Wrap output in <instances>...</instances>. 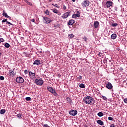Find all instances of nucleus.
<instances>
[{
	"label": "nucleus",
	"instance_id": "5fc2aeb1",
	"mask_svg": "<svg viewBox=\"0 0 127 127\" xmlns=\"http://www.w3.org/2000/svg\"><path fill=\"white\" fill-rule=\"evenodd\" d=\"M26 57H28V56H27V55H26Z\"/></svg>",
	"mask_w": 127,
	"mask_h": 127
},
{
	"label": "nucleus",
	"instance_id": "2eb2a0df",
	"mask_svg": "<svg viewBox=\"0 0 127 127\" xmlns=\"http://www.w3.org/2000/svg\"><path fill=\"white\" fill-rule=\"evenodd\" d=\"M96 122L98 125H100V126H104V122L102 120H99Z\"/></svg>",
	"mask_w": 127,
	"mask_h": 127
},
{
	"label": "nucleus",
	"instance_id": "603ef678",
	"mask_svg": "<svg viewBox=\"0 0 127 127\" xmlns=\"http://www.w3.org/2000/svg\"><path fill=\"white\" fill-rule=\"evenodd\" d=\"M72 1H73V2H75V1H76V0H72Z\"/></svg>",
	"mask_w": 127,
	"mask_h": 127
},
{
	"label": "nucleus",
	"instance_id": "c756f323",
	"mask_svg": "<svg viewBox=\"0 0 127 127\" xmlns=\"http://www.w3.org/2000/svg\"><path fill=\"white\" fill-rule=\"evenodd\" d=\"M26 101H30L31 100V98L30 97H27L25 98Z\"/></svg>",
	"mask_w": 127,
	"mask_h": 127
},
{
	"label": "nucleus",
	"instance_id": "7ed1b4c3",
	"mask_svg": "<svg viewBox=\"0 0 127 127\" xmlns=\"http://www.w3.org/2000/svg\"><path fill=\"white\" fill-rule=\"evenodd\" d=\"M35 83L37 86H42L44 81L42 80V78H40V79H35Z\"/></svg>",
	"mask_w": 127,
	"mask_h": 127
},
{
	"label": "nucleus",
	"instance_id": "0eeeda50",
	"mask_svg": "<svg viewBox=\"0 0 127 127\" xmlns=\"http://www.w3.org/2000/svg\"><path fill=\"white\" fill-rule=\"evenodd\" d=\"M71 13V12L68 11L64 13L62 16V17L63 18V19H65V18H67L69 15H70V14Z\"/></svg>",
	"mask_w": 127,
	"mask_h": 127
},
{
	"label": "nucleus",
	"instance_id": "ea45409f",
	"mask_svg": "<svg viewBox=\"0 0 127 127\" xmlns=\"http://www.w3.org/2000/svg\"><path fill=\"white\" fill-rule=\"evenodd\" d=\"M82 78V77L81 75H79L78 77H77V79L78 80H81Z\"/></svg>",
	"mask_w": 127,
	"mask_h": 127
},
{
	"label": "nucleus",
	"instance_id": "a878e982",
	"mask_svg": "<svg viewBox=\"0 0 127 127\" xmlns=\"http://www.w3.org/2000/svg\"><path fill=\"white\" fill-rule=\"evenodd\" d=\"M17 118L18 119H22V117H21V114H18L16 115Z\"/></svg>",
	"mask_w": 127,
	"mask_h": 127
},
{
	"label": "nucleus",
	"instance_id": "de8ad7c7",
	"mask_svg": "<svg viewBox=\"0 0 127 127\" xmlns=\"http://www.w3.org/2000/svg\"><path fill=\"white\" fill-rule=\"evenodd\" d=\"M102 97H103V100H104L105 101H106V100H107V98L105 96H102Z\"/></svg>",
	"mask_w": 127,
	"mask_h": 127
},
{
	"label": "nucleus",
	"instance_id": "09e8293b",
	"mask_svg": "<svg viewBox=\"0 0 127 127\" xmlns=\"http://www.w3.org/2000/svg\"><path fill=\"white\" fill-rule=\"evenodd\" d=\"M31 21L32 22H34L35 21V20L34 19H32Z\"/></svg>",
	"mask_w": 127,
	"mask_h": 127
},
{
	"label": "nucleus",
	"instance_id": "423d86ee",
	"mask_svg": "<svg viewBox=\"0 0 127 127\" xmlns=\"http://www.w3.org/2000/svg\"><path fill=\"white\" fill-rule=\"evenodd\" d=\"M69 114L70 116H75L78 114V111L76 110H71L69 112Z\"/></svg>",
	"mask_w": 127,
	"mask_h": 127
},
{
	"label": "nucleus",
	"instance_id": "13d9d810",
	"mask_svg": "<svg viewBox=\"0 0 127 127\" xmlns=\"http://www.w3.org/2000/svg\"><path fill=\"white\" fill-rule=\"evenodd\" d=\"M69 28H71V27H70V26H69Z\"/></svg>",
	"mask_w": 127,
	"mask_h": 127
},
{
	"label": "nucleus",
	"instance_id": "aec40b11",
	"mask_svg": "<svg viewBox=\"0 0 127 127\" xmlns=\"http://www.w3.org/2000/svg\"><path fill=\"white\" fill-rule=\"evenodd\" d=\"M66 100L68 103H69V104H71V103H72V100H71V98L69 97L66 98Z\"/></svg>",
	"mask_w": 127,
	"mask_h": 127
},
{
	"label": "nucleus",
	"instance_id": "7c9ffc66",
	"mask_svg": "<svg viewBox=\"0 0 127 127\" xmlns=\"http://www.w3.org/2000/svg\"><path fill=\"white\" fill-rule=\"evenodd\" d=\"M112 26L113 27H116V26H118V23H115L112 24Z\"/></svg>",
	"mask_w": 127,
	"mask_h": 127
},
{
	"label": "nucleus",
	"instance_id": "c03bdc74",
	"mask_svg": "<svg viewBox=\"0 0 127 127\" xmlns=\"http://www.w3.org/2000/svg\"><path fill=\"white\" fill-rule=\"evenodd\" d=\"M43 127H49V126L47 124H44Z\"/></svg>",
	"mask_w": 127,
	"mask_h": 127
},
{
	"label": "nucleus",
	"instance_id": "9d476101",
	"mask_svg": "<svg viewBox=\"0 0 127 127\" xmlns=\"http://www.w3.org/2000/svg\"><path fill=\"white\" fill-rule=\"evenodd\" d=\"M89 2L90 1H89V0H86L82 2V6H85V7L87 6H89Z\"/></svg>",
	"mask_w": 127,
	"mask_h": 127
},
{
	"label": "nucleus",
	"instance_id": "c85d7f7f",
	"mask_svg": "<svg viewBox=\"0 0 127 127\" xmlns=\"http://www.w3.org/2000/svg\"><path fill=\"white\" fill-rule=\"evenodd\" d=\"M69 38H70V39H72L74 37V35L73 34H70L68 35Z\"/></svg>",
	"mask_w": 127,
	"mask_h": 127
},
{
	"label": "nucleus",
	"instance_id": "4c0bfd02",
	"mask_svg": "<svg viewBox=\"0 0 127 127\" xmlns=\"http://www.w3.org/2000/svg\"><path fill=\"white\" fill-rule=\"evenodd\" d=\"M0 80H1V81H3V80H4V77H3L2 76H0Z\"/></svg>",
	"mask_w": 127,
	"mask_h": 127
},
{
	"label": "nucleus",
	"instance_id": "c9c22d12",
	"mask_svg": "<svg viewBox=\"0 0 127 127\" xmlns=\"http://www.w3.org/2000/svg\"><path fill=\"white\" fill-rule=\"evenodd\" d=\"M45 13L47 15H49V13H50L49 11L48 10H46V11H45Z\"/></svg>",
	"mask_w": 127,
	"mask_h": 127
},
{
	"label": "nucleus",
	"instance_id": "393cba45",
	"mask_svg": "<svg viewBox=\"0 0 127 127\" xmlns=\"http://www.w3.org/2000/svg\"><path fill=\"white\" fill-rule=\"evenodd\" d=\"M26 3H27L28 4V5H30V6H31V5H32V3L28 1H27V0H26L25 1Z\"/></svg>",
	"mask_w": 127,
	"mask_h": 127
},
{
	"label": "nucleus",
	"instance_id": "39448f33",
	"mask_svg": "<svg viewBox=\"0 0 127 127\" xmlns=\"http://www.w3.org/2000/svg\"><path fill=\"white\" fill-rule=\"evenodd\" d=\"M43 22L44 23H50V22H52V20L50 19V18H48L47 17H43Z\"/></svg>",
	"mask_w": 127,
	"mask_h": 127
},
{
	"label": "nucleus",
	"instance_id": "1a4fd4ad",
	"mask_svg": "<svg viewBox=\"0 0 127 127\" xmlns=\"http://www.w3.org/2000/svg\"><path fill=\"white\" fill-rule=\"evenodd\" d=\"M106 88L108 89V90H111V89H113V86L111 82H108V83L106 85Z\"/></svg>",
	"mask_w": 127,
	"mask_h": 127
},
{
	"label": "nucleus",
	"instance_id": "9b49d317",
	"mask_svg": "<svg viewBox=\"0 0 127 127\" xmlns=\"http://www.w3.org/2000/svg\"><path fill=\"white\" fill-rule=\"evenodd\" d=\"M105 5L108 8L110 7V6H112V5H113V2L112 1L108 0L107 1Z\"/></svg>",
	"mask_w": 127,
	"mask_h": 127
},
{
	"label": "nucleus",
	"instance_id": "f257e3e1",
	"mask_svg": "<svg viewBox=\"0 0 127 127\" xmlns=\"http://www.w3.org/2000/svg\"><path fill=\"white\" fill-rule=\"evenodd\" d=\"M83 102L85 104H91L93 102V98L91 96L85 97L83 98Z\"/></svg>",
	"mask_w": 127,
	"mask_h": 127
},
{
	"label": "nucleus",
	"instance_id": "a18cd8bd",
	"mask_svg": "<svg viewBox=\"0 0 127 127\" xmlns=\"http://www.w3.org/2000/svg\"><path fill=\"white\" fill-rule=\"evenodd\" d=\"M6 23H7V24H10V25H12V23H10V22H9V21H7V22H6Z\"/></svg>",
	"mask_w": 127,
	"mask_h": 127
},
{
	"label": "nucleus",
	"instance_id": "473e14b6",
	"mask_svg": "<svg viewBox=\"0 0 127 127\" xmlns=\"http://www.w3.org/2000/svg\"><path fill=\"white\" fill-rule=\"evenodd\" d=\"M1 42H4V40L2 38H0V43Z\"/></svg>",
	"mask_w": 127,
	"mask_h": 127
},
{
	"label": "nucleus",
	"instance_id": "6ab92c4d",
	"mask_svg": "<svg viewBox=\"0 0 127 127\" xmlns=\"http://www.w3.org/2000/svg\"><path fill=\"white\" fill-rule=\"evenodd\" d=\"M52 11H53V12H54V13H56L57 14H58V13H59L58 12V10H57V9H56V8L52 9Z\"/></svg>",
	"mask_w": 127,
	"mask_h": 127
},
{
	"label": "nucleus",
	"instance_id": "4d7b16f0",
	"mask_svg": "<svg viewBox=\"0 0 127 127\" xmlns=\"http://www.w3.org/2000/svg\"><path fill=\"white\" fill-rule=\"evenodd\" d=\"M69 28H71V27H70V26H69Z\"/></svg>",
	"mask_w": 127,
	"mask_h": 127
},
{
	"label": "nucleus",
	"instance_id": "052dcab7",
	"mask_svg": "<svg viewBox=\"0 0 127 127\" xmlns=\"http://www.w3.org/2000/svg\"><path fill=\"white\" fill-rule=\"evenodd\" d=\"M116 10H117V9H116Z\"/></svg>",
	"mask_w": 127,
	"mask_h": 127
},
{
	"label": "nucleus",
	"instance_id": "bb28decb",
	"mask_svg": "<svg viewBox=\"0 0 127 127\" xmlns=\"http://www.w3.org/2000/svg\"><path fill=\"white\" fill-rule=\"evenodd\" d=\"M52 5H54V6H55V7H57L58 8H59V7H60V6H59V5H58L57 4H52Z\"/></svg>",
	"mask_w": 127,
	"mask_h": 127
},
{
	"label": "nucleus",
	"instance_id": "72a5a7b5",
	"mask_svg": "<svg viewBox=\"0 0 127 127\" xmlns=\"http://www.w3.org/2000/svg\"><path fill=\"white\" fill-rule=\"evenodd\" d=\"M108 120L109 121H114V118L111 117H108Z\"/></svg>",
	"mask_w": 127,
	"mask_h": 127
},
{
	"label": "nucleus",
	"instance_id": "b1692460",
	"mask_svg": "<svg viewBox=\"0 0 127 127\" xmlns=\"http://www.w3.org/2000/svg\"><path fill=\"white\" fill-rule=\"evenodd\" d=\"M79 87L80 88H82L83 89H84L85 87V84H83V83H81L79 84Z\"/></svg>",
	"mask_w": 127,
	"mask_h": 127
},
{
	"label": "nucleus",
	"instance_id": "37998d69",
	"mask_svg": "<svg viewBox=\"0 0 127 127\" xmlns=\"http://www.w3.org/2000/svg\"><path fill=\"white\" fill-rule=\"evenodd\" d=\"M110 127H116V125L115 124H111Z\"/></svg>",
	"mask_w": 127,
	"mask_h": 127
},
{
	"label": "nucleus",
	"instance_id": "e433bc0d",
	"mask_svg": "<svg viewBox=\"0 0 127 127\" xmlns=\"http://www.w3.org/2000/svg\"><path fill=\"white\" fill-rule=\"evenodd\" d=\"M83 40H84V41H85V42H86V41H87V40H88V38L86 37V36H84L83 37Z\"/></svg>",
	"mask_w": 127,
	"mask_h": 127
},
{
	"label": "nucleus",
	"instance_id": "5701e85b",
	"mask_svg": "<svg viewBox=\"0 0 127 127\" xmlns=\"http://www.w3.org/2000/svg\"><path fill=\"white\" fill-rule=\"evenodd\" d=\"M97 116H98V117H103V116H104V114H103L102 112H99L97 114Z\"/></svg>",
	"mask_w": 127,
	"mask_h": 127
},
{
	"label": "nucleus",
	"instance_id": "79ce46f5",
	"mask_svg": "<svg viewBox=\"0 0 127 127\" xmlns=\"http://www.w3.org/2000/svg\"><path fill=\"white\" fill-rule=\"evenodd\" d=\"M124 102L125 104H127V98H125L124 99Z\"/></svg>",
	"mask_w": 127,
	"mask_h": 127
},
{
	"label": "nucleus",
	"instance_id": "20e7f679",
	"mask_svg": "<svg viewBox=\"0 0 127 127\" xmlns=\"http://www.w3.org/2000/svg\"><path fill=\"white\" fill-rule=\"evenodd\" d=\"M16 82H17V83L18 84H22V83L24 82V79L23 78H22V77L19 76L16 78Z\"/></svg>",
	"mask_w": 127,
	"mask_h": 127
},
{
	"label": "nucleus",
	"instance_id": "8fccbe9b",
	"mask_svg": "<svg viewBox=\"0 0 127 127\" xmlns=\"http://www.w3.org/2000/svg\"><path fill=\"white\" fill-rule=\"evenodd\" d=\"M7 18H8L9 19H11V17H10V16H7Z\"/></svg>",
	"mask_w": 127,
	"mask_h": 127
},
{
	"label": "nucleus",
	"instance_id": "a211bd4d",
	"mask_svg": "<svg viewBox=\"0 0 127 127\" xmlns=\"http://www.w3.org/2000/svg\"><path fill=\"white\" fill-rule=\"evenodd\" d=\"M0 115H4L5 114V109H1L0 110Z\"/></svg>",
	"mask_w": 127,
	"mask_h": 127
},
{
	"label": "nucleus",
	"instance_id": "ddd939ff",
	"mask_svg": "<svg viewBox=\"0 0 127 127\" xmlns=\"http://www.w3.org/2000/svg\"><path fill=\"white\" fill-rule=\"evenodd\" d=\"M40 64H41L40 60H36L34 62L33 65H40Z\"/></svg>",
	"mask_w": 127,
	"mask_h": 127
},
{
	"label": "nucleus",
	"instance_id": "dca6fc26",
	"mask_svg": "<svg viewBox=\"0 0 127 127\" xmlns=\"http://www.w3.org/2000/svg\"><path fill=\"white\" fill-rule=\"evenodd\" d=\"M111 39H116L117 38V34H112L111 36Z\"/></svg>",
	"mask_w": 127,
	"mask_h": 127
},
{
	"label": "nucleus",
	"instance_id": "412c9836",
	"mask_svg": "<svg viewBox=\"0 0 127 127\" xmlns=\"http://www.w3.org/2000/svg\"><path fill=\"white\" fill-rule=\"evenodd\" d=\"M4 46H5V47H6V48H9L10 45H9V44L7 43H6L4 44Z\"/></svg>",
	"mask_w": 127,
	"mask_h": 127
},
{
	"label": "nucleus",
	"instance_id": "3c124183",
	"mask_svg": "<svg viewBox=\"0 0 127 127\" xmlns=\"http://www.w3.org/2000/svg\"><path fill=\"white\" fill-rule=\"evenodd\" d=\"M119 69L120 70V71H123V67H120Z\"/></svg>",
	"mask_w": 127,
	"mask_h": 127
},
{
	"label": "nucleus",
	"instance_id": "4be33fe9",
	"mask_svg": "<svg viewBox=\"0 0 127 127\" xmlns=\"http://www.w3.org/2000/svg\"><path fill=\"white\" fill-rule=\"evenodd\" d=\"M2 15L3 16H4L5 17H6V18L7 16H8V15H7V14L5 12H4V11H3Z\"/></svg>",
	"mask_w": 127,
	"mask_h": 127
},
{
	"label": "nucleus",
	"instance_id": "6e6d98bb",
	"mask_svg": "<svg viewBox=\"0 0 127 127\" xmlns=\"http://www.w3.org/2000/svg\"><path fill=\"white\" fill-rule=\"evenodd\" d=\"M0 55H1V53H0Z\"/></svg>",
	"mask_w": 127,
	"mask_h": 127
},
{
	"label": "nucleus",
	"instance_id": "49530a36",
	"mask_svg": "<svg viewBox=\"0 0 127 127\" xmlns=\"http://www.w3.org/2000/svg\"><path fill=\"white\" fill-rule=\"evenodd\" d=\"M24 73L25 74H28V71L26 69L24 70Z\"/></svg>",
	"mask_w": 127,
	"mask_h": 127
},
{
	"label": "nucleus",
	"instance_id": "a19ab883",
	"mask_svg": "<svg viewBox=\"0 0 127 127\" xmlns=\"http://www.w3.org/2000/svg\"><path fill=\"white\" fill-rule=\"evenodd\" d=\"M76 17H77V16H76V15L75 14L72 15V18H76Z\"/></svg>",
	"mask_w": 127,
	"mask_h": 127
},
{
	"label": "nucleus",
	"instance_id": "58836bf2",
	"mask_svg": "<svg viewBox=\"0 0 127 127\" xmlns=\"http://www.w3.org/2000/svg\"><path fill=\"white\" fill-rule=\"evenodd\" d=\"M7 22V19H5L2 20V23H3V22L6 23Z\"/></svg>",
	"mask_w": 127,
	"mask_h": 127
},
{
	"label": "nucleus",
	"instance_id": "6e6552de",
	"mask_svg": "<svg viewBox=\"0 0 127 127\" xmlns=\"http://www.w3.org/2000/svg\"><path fill=\"white\" fill-rule=\"evenodd\" d=\"M29 77L31 80H34L35 79V73L31 71L29 72Z\"/></svg>",
	"mask_w": 127,
	"mask_h": 127
},
{
	"label": "nucleus",
	"instance_id": "2f4dec72",
	"mask_svg": "<svg viewBox=\"0 0 127 127\" xmlns=\"http://www.w3.org/2000/svg\"><path fill=\"white\" fill-rule=\"evenodd\" d=\"M98 56H99V57H102L103 56V54L102 53H99L97 54Z\"/></svg>",
	"mask_w": 127,
	"mask_h": 127
},
{
	"label": "nucleus",
	"instance_id": "f8f14e48",
	"mask_svg": "<svg viewBox=\"0 0 127 127\" xmlns=\"http://www.w3.org/2000/svg\"><path fill=\"white\" fill-rule=\"evenodd\" d=\"M93 26L94 28H98L100 26V23L98 21H94Z\"/></svg>",
	"mask_w": 127,
	"mask_h": 127
},
{
	"label": "nucleus",
	"instance_id": "bf43d9fd",
	"mask_svg": "<svg viewBox=\"0 0 127 127\" xmlns=\"http://www.w3.org/2000/svg\"><path fill=\"white\" fill-rule=\"evenodd\" d=\"M107 113H109V111H107Z\"/></svg>",
	"mask_w": 127,
	"mask_h": 127
},
{
	"label": "nucleus",
	"instance_id": "f704fd0d",
	"mask_svg": "<svg viewBox=\"0 0 127 127\" xmlns=\"http://www.w3.org/2000/svg\"><path fill=\"white\" fill-rule=\"evenodd\" d=\"M63 9H64V10H66V9H67V7H66V6H65V5H63Z\"/></svg>",
	"mask_w": 127,
	"mask_h": 127
},
{
	"label": "nucleus",
	"instance_id": "f03ea898",
	"mask_svg": "<svg viewBox=\"0 0 127 127\" xmlns=\"http://www.w3.org/2000/svg\"><path fill=\"white\" fill-rule=\"evenodd\" d=\"M47 89L48 90V91H49V92H50V93H52V94H53L56 97H57V96H58V94L56 93V90L53 89V88L50 86H48L47 87Z\"/></svg>",
	"mask_w": 127,
	"mask_h": 127
},
{
	"label": "nucleus",
	"instance_id": "864d4df0",
	"mask_svg": "<svg viewBox=\"0 0 127 127\" xmlns=\"http://www.w3.org/2000/svg\"><path fill=\"white\" fill-rule=\"evenodd\" d=\"M49 1L50 2H51V1H52V0H49Z\"/></svg>",
	"mask_w": 127,
	"mask_h": 127
},
{
	"label": "nucleus",
	"instance_id": "4468645a",
	"mask_svg": "<svg viewBox=\"0 0 127 127\" xmlns=\"http://www.w3.org/2000/svg\"><path fill=\"white\" fill-rule=\"evenodd\" d=\"M75 23V20L71 19L69 20V21L67 22L68 25H73Z\"/></svg>",
	"mask_w": 127,
	"mask_h": 127
},
{
	"label": "nucleus",
	"instance_id": "f3484780",
	"mask_svg": "<svg viewBox=\"0 0 127 127\" xmlns=\"http://www.w3.org/2000/svg\"><path fill=\"white\" fill-rule=\"evenodd\" d=\"M80 14H81V12H80L79 11H77L76 14H75V16H76V17H80Z\"/></svg>",
	"mask_w": 127,
	"mask_h": 127
},
{
	"label": "nucleus",
	"instance_id": "cd10ccee",
	"mask_svg": "<svg viewBox=\"0 0 127 127\" xmlns=\"http://www.w3.org/2000/svg\"><path fill=\"white\" fill-rule=\"evenodd\" d=\"M9 73L10 74V76H11V75H13V76H14V74H13V71L12 70L9 71Z\"/></svg>",
	"mask_w": 127,
	"mask_h": 127
}]
</instances>
